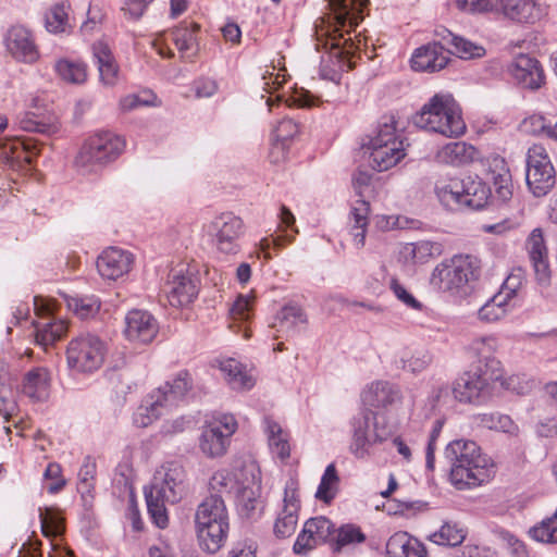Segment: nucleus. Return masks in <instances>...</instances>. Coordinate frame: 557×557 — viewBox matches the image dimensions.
Instances as JSON below:
<instances>
[{
	"mask_svg": "<svg viewBox=\"0 0 557 557\" xmlns=\"http://www.w3.org/2000/svg\"><path fill=\"white\" fill-rule=\"evenodd\" d=\"M368 0H330L331 14L327 23L321 20L315 25L317 48L327 51V59H322L321 74L324 78L338 82L341 74L356 66L360 58V34L354 40L349 35L362 21V12Z\"/></svg>",
	"mask_w": 557,
	"mask_h": 557,
	"instance_id": "obj_1",
	"label": "nucleus"
},
{
	"mask_svg": "<svg viewBox=\"0 0 557 557\" xmlns=\"http://www.w3.org/2000/svg\"><path fill=\"white\" fill-rule=\"evenodd\" d=\"M445 457L450 463V482L458 490L480 486L495 474V463L473 441L450 442Z\"/></svg>",
	"mask_w": 557,
	"mask_h": 557,
	"instance_id": "obj_2",
	"label": "nucleus"
},
{
	"mask_svg": "<svg viewBox=\"0 0 557 557\" xmlns=\"http://www.w3.org/2000/svg\"><path fill=\"white\" fill-rule=\"evenodd\" d=\"M185 492L186 472L178 461L165 462L156 471L149 490H145V497L148 512L157 527L166 528L165 504L178 503Z\"/></svg>",
	"mask_w": 557,
	"mask_h": 557,
	"instance_id": "obj_3",
	"label": "nucleus"
},
{
	"mask_svg": "<svg viewBox=\"0 0 557 557\" xmlns=\"http://www.w3.org/2000/svg\"><path fill=\"white\" fill-rule=\"evenodd\" d=\"M413 124L446 137H458L466 131L459 106L451 95H434L413 115Z\"/></svg>",
	"mask_w": 557,
	"mask_h": 557,
	"instance_id": "obj_4",
	"label": "nucleus"
},
{
	"mask_svg": "<svg viewBox=\"0 0 557 557\" xmlns=\"http://www.w3.org/2000/svg\"><path fill=\"white\" fill-rule=\"evenodd\" d=\"M481 274L480 260L471 255H455L444 259L432 271L430 284L437 290L454 296L467 294L468 286Z\"/></svg>",
	"mask_w": 557,
	"mask_h": 557,
	"instance_id": "obj_5",
	"label": "nucleus"
},
{
	"mask_svg": "<svg viewBox=\"0 0 557 557\" xmlns=\"http://www.w3.org/2000/svg\"><path fill=\"white\" fill-rule=\"evenodd\" d=\"M191 388V377L188 372L181 371L172 382L152 391L134 413V423L146 428L161 416L176 407Z\"/></svg>",
	"mask_w": 557,
	"mask_h": 557,
	"instance_id": "obj_6",
	"label": "nucleus"
},
{
	"mask_svg": "<svg viewBox=\"0 0 557 557\" xmlns=\"http://www.w3.org/2000/svg\"><path fill=\"white\" fill-rule=\"evenodd\" d=\"M393 115L383 116L377 131L369 141L371 165L379 172L395 166L406 156L403 135L397 131Z\"/></svg>",
	"mask_w": 557,
	"mask_h": 557,
	"instance_id": "obj_7",
	"label": "nucleus"
},
{
	"mask_svg": "<svg viewBox=\"0 0 557 557\" xmlns=\"http://www.w3.org/2000/svg\"><path fill=\"white\" fill-rule=\"evenodd\" d=\"M125 148V140L113 133L103 132L89 137L75 158V166L83 174L97 173L115 161Z\"/></svg>",
	"mask_w": 557,
	"mask_h": 557,
	"instance_id": "obj_8",
	"label": "nucleus"
},
{
	"mask_svg": "<svg viewBox=\"0 0 557 557\" xmlns=\"http://www.w3.org/2000/svg\"><path fill=\"white\" fill-rule=\"evenodd\" d=\"M107 344L97 334L79 333L66 347V362L70 369L91 373L101 368L107 355Z\"/></svg>",
	"mask_w": 557,
	"mask_h": 557,
	"instance_id": "obj_9",
	"label": "nucleus"
},
{
	"mask_svg": "<svg viewBox=\"0 0 557 557\" xmlns=\"http://www.w3.org/2000/svg\"><path fill=\"white\" fill-rule=\"evenodd\" d=\"M352 440L350 443V451L357 458H364L369 455V448L382 443L391 435V430L386 425L384 419L380 421V417L371 409H362L352 422Z\"/></svg>",
	"mask_w": 557,
	"mask_h": 557,
	"instance_id": "obj_10",
	"label": "nucleus"
},
{
	"mask_svg": "<svg viewBox=\"0 0 557 557\" xmlns=\"http://www.w3.org/2000/svg\"><path fill=\"white\" fill-rule=\"evenodd\" d=\"M525 181L535 197L547 195L556 184L555 169L541 144H534L528 149Z\"/></svg>",
	"mask_w": 557,
	"mask_h": 557,
	"instance_id": "obj_11",
	"label": "nucleus"
},
{
	"mask_svg": "<svg viewBox=\"0 0 557 557\" xmlns=\"http://www.w3.org/2000/svg\"><path fill=\"white\" fill-rule=\"evenodd\" d=\"M500 379L499 375L482 370V366L471 367L456 379L451 392L459 403L481 404L488 396L491 384Z\"/></svg>",
	"mask_w": 557,
	"mask_h": 557,
	"instance_id": "obj_12",
	"label": "nucleus"
},
{
	"mask_svg": "<svg viewBox=\"0 0 557 557\" xmlns=\"http://www.w3.org/2000/svg\"><path fill=\"white\" fill-rule=\"evenodd\" d=\"M245 230L243 219L230 211L215 215L207 225V232L213 237L216 249L225 255L240 251L239 240Z\"/></svg>",
	"mask_w": 557,
	"mask_h": 557,
	"instance_id": "obj_13",
	"label": "nucleus"
},
{
	"mask_svg": "<svg viewBox=\"0 0 557 557\" xmlns=\"http://www.w3.org/2000/svg\"><path fill=\"white\" fill-rule=\"evenodd\" d=\"M371 181L372 175L367 171H358L352 176V188L358 199L351 208L354 224L350 228V235L357 248H361L364 245L370 212V202L367 198L372 191Z\"/></svg>",
	"mask_w": 557,
	"mask_h": 557,
	"instance_id": "obj_14",
	"label": "nucleus"
},
{
	"mask_svg": "<svg viewBox=\"0 0 557 557\" xmlns=\"http://www.w3.org/2000/svg\"><path fill=\"white\" fill-rule=\"evenodd\" d=\"M39 152L33 138H7L0 140V163L14 172L26 173L30 170L33 158Z\"/></svg>",
	"mask_w": 557,
	"mask_h": 557,
	"instance_id": "obj_15",
	"label": "nucleus"
},
{
	"mask_svg": "<svg viewBox=\"0 0 557 557\" xmlns=\"http://www.w3.org/2000/svg\"><path fill=\"white\" fill-rule=\"evenodd\" d=\"M236 420L232 414H222L209 422L201 433L200 449L209 457H219L226 451L230 437L236 431Z\"/></svg>",
	"mask_w": 557,
	"mask_h": 557,
	"instance_id": "obj_16",
	"label": "nucleus"
},
{
	"mask_svg": "<svg viewBox=\"0 0 557 557\" xmlns=\"http://www.w3.org/2000/svg\"><path fill=\"white\" fill-rule=\"evenodd\" d=\"M335 533L334 523L326 517L310 518L298 534L293 552L296 555L306 556L318 546L332 540Z\"/></svg>",
	"mask_w": 557,
	"mask_h": 557,
	"instance_id": "obj_17",
	"label": "nucleus"
},
{
	"mask_svg": "<svg viewBox=\"0 0 557 557\" xmlns=\"http://www.w3.org/2000/svg\"><path fill=\"white\" fill-rule=\"evenodd\" d=\"M495 12L513 23L534 25L548 14V7L539 0H496Z\"/></svg>",
	"mask_w": 557,
	"mask_h": 557,
	"instance_id": "obj_18",
	"label": "nucleus"
},
{
	"mask_svg": "<svg viewBox=\"0 0 557 557\" xmlns=\"http://www.w3.org/2000/svg\"><path fill=\"white\" fill-rule=\"evenodd\" d=\"M4 45L8 52L20 62L34 63L39 58L34 37L24 26H12L4 36Z\"/></svg>",
	"mask_w": 557,
	"mask_h": 557,
	"instance_id": "obj_19",
	"label": "nucleus"
},
{
	"mask_svg": "<svg viewBox=\"0 0 557 557\" xmlns=\"http://www.w3.org/2000/svg\"><path fill=\"white\" fill-rule=\"evenodd\" d=\"M525 250L537 283L542 286H547L550 282V267L548 249L541 228H534L528 236Z\"/></svg>",
	"mask_w": 557,
	"mask_h": 557,
	"instance_id": "obj_20",
	"label": "nucleus"
},
{
	"mask_svg": "<svg viewBox=\"0 0 557 557\" xmlns=\"http://www.w3.org/2000/svg\"><path fill=\"white\" fill-rule=\"evenodd\" d=\"M159 324L146 310L133 309L125 315L124 334L131 342L148 344L157 336Z\"/></svg>",
	"mask_w": 557,
	"mask_h": 557,
	"instance_id": "obj_21",
	"label": "nucleus"
},
{
	"mask_svg": "<svg viewBox=\"0 0 557 557\" xmlns=\"http://www.w3.org/2000/svg\"><path fill=\"white\" fill-rule=\"evenodd\" d=\"M164 292L173 307H182L190 304L198 294L196 280L183 269H174L169 274Z\"/></svg>",
	"mask_w": 557,
	"mask_h": 557,
	"instance_id": "obj_22",
	"label": "nucleus"
},
{
	"mask_svg": "<svg viewBox=\"0 0 557 557\" xmlns=\"http://www.w3.org/2000/svg\"><path fill=\"white\" fill-rule=\"evenodd\" d=\"M240 476L244 478V481H240L234 493V497L239 511L244 516L250 517L259 504L261 480L259 478V471L253 467L243 469Z\"/></svg>",
	"mask_w": 557,
	"mask_h": 557,
	"instance_id": "obj_23",
	"label": "nucleus"
},
{
	"mask_svg": "<svg viewBox=\"0 0 557 557\" xmlns=\"http://www.w3.org/2000/svg\"><path fill=\"white\" fill-rule=\"evenodd\" d=\"M498 346V338L493 334L474 337L467 347V350L476 358L472 367L482 366V370L502 376V363L494 357Z\"/></svg>",
	"mask_w": 557,
	"mask_h": 557,
	"instance_id": "obj_24",
	"label": "nucleus"
},
{
	"mask_svg": "<svg viewBox=\"0 0 557 557\" xmlns=\"http://www.w3.org/2000/svg\"><path fill=\"white\" fill-rule=\"evenodd\" d=\"M134 263L133 255L117 247H109L97 260L99 274L108 280H116L128 273Z\"/></svg>",
	"mask_w": 557,
	"mask_h": 557,
	"instance_id": "obj_25",
	"label": "nucleus"
},
{
	"mask_svg": "<svg viewBox=\"0 0 557 557\" xmlns=\"http://www.w3.org/2000/svg\"><path fill=\"white\" fill-rule=\"evenodd\" d=\"M449 61L448 51L440 42H431L418 48L411 58V67L421 72H437Z\"/></svg>",
	"mask_w": 557,
	"mask_h": 557,
	"instance_id": "obj_26",
	"label": "nucleus"
},
{
	"mask_svg": "<svg viewBox=\"0 0 557 557\" xmlns=\"http://www.w3.org/2000/svg\"><path fill=\"white\" fill-rule=\"evenodd\" d=\"M510 71L523 88L537 89L544 83L545 76L540 62L528 54L516 57Z\"/></svg>",
	"mask_w": 557,
	"mask_h": 557,
	"instance_id": "obj_27",
	"label": "nucleus"
},
{
	"mask_svg": "<svg viewBox=\"0 0 557 557\" xmlns=\"http://www.w3.org/2000/svg\"><path fill=\"white\" fill-rule=\"evenodd\" d=\"M284 507L274 523V534L278 539L289 537L296 530L300 502L296 490L285 488Z\"/></svg>",
	"mask_w": 557,
	"mask_h": 557,
	"instance_id": "obj_28",
	"label": "nucleus"
},
{
	"mask_svg": "<svg viewBox=\"0 0 557 557\" xmlns=\"http://www.w3.org/2000/svg\"><path fill=\"white\" fill-rule=\"evenodd\" d=\"M92 55L99 71L100 82L106 86H114L119 79V65L109 46L103 41L95 42Z\"/></svg>",
	"mask_w": 557,
	"mask_h": 557,
	"instance_id": "obj_29",
	"label": "nucleus"
},
{
	"mask_svg": "<svg viewBox=\"0 0 557 557\" xmlns=\"http://www.w3.org/2000/svg\"><path fill=\"white\" fill-rule=\"evenodd\" d=\"M400 387L387 381L373 382L364 394V400L377 408H388L401 403Z\"/></svg>",
	"mask_w": 557,
	"mask_h": 557,
	"instance_id": "obj_30",
	"label": "nucleus"
},
{
	"mask_svg": "<svg viewBox=\"0 0 557 557\" xmlns=\"http://www.w3.org/2000/svg\"><path fill=\"white\" fill-rule=\"evenodd\" d=\"M195 522L196 525L228 522L224 499L220 495L214 494L207 497L197 508Z\"/></svg>",
	"mask_w": 557,
	"mask_h": 557,
	"instance_id": "obj_31",
	"label": "nucleus"
},
{
	"mask_svg": "<svg viewBox=\"0 0 557 557\" xmlns=\"http://www.w3.org/2000/svg\"><path fill=\"white\" fill-rule=\"evenodd\" d=\"M220 370L231 388L236 391L250 389L255 385V379L246 367L234 358L220 361Z\"/></svg>",
	"mask_w": 557,
	"mask_h": 557,
	"instance_id": "obj_32",
	"label": "nucleus"
},
{
	"mask_svg": "<svg viewBox=\"0 0 557 557\" xmlns=\"http://www.w3.org/2000/svg\"><path fill=\"white\" fill-rule=\"evenodd\" d=\"M491 180L495 189V196L502 202H507L512 197V180L505 159L494 158L491 165Z\"/></svg>",
	"mask_w": 557,
	"mask_h": 557,
	"instance_id": "obj_33",
	"label": "nucleus"
},
{
	"mask_svg": "<svg viewBox=\"0 0 557 557\" xmlns=\"http://www.w3.org/2000/svg\"><path fill=\"white\" fill-rule=\"evenodd\" d=\"M435 193L441 203L448 210L467 209L463 200L465 186L462 180L451 178L448 182L436 183Z\"/></svg>",
	"mask_w": 557,
	"mask_h": 557,
	"instance_id": "obj_34",
	"label": "nucleus"
},
{
	"mask_svg": "<svg viewBox=\"0 0 557 557\" xmlns=\"http://www.w3.org/2000/svg\"><path fill=\"white\" fill-rule=\"evenodd\" d=\"M476 149L463 141H453L442 147L437 153L436 159L441 163L461 165L474 160Z\"/></svg>",
	"mask_w": 557,
	"mask_h": 557,
	"instance_id": "obj_35",
	"label": "nucleus"
},
{
	"mask_svg": "<svg viewBox=\"0 0 557 557\" xmlns=\"http://www.w3.org/2000/svg\"><path fill=\"white\" fill-rule=\"evenodd\" d=\"M200 546L208 553H216L225 543L228 533V522L219 524L196 525Z\"/></svg>",
	"mask_w": 557,
	"mask_h": 557,
	"instance_id": "obj_36",
	"label": "nucleus"
},
{
	"mask_svg": "<svg viewBox=\"0 0 557 557\" xmlns=\"http://www.w3.org/2000/svg\"><path fill=\"white\" fill-rule=\"evenodd\" d=\"M49 380L47 369H32L24 376L22 392L34 400H44L48 397Z\"/></svg>",
	"mask_w": 557,
	"mask_h": 557,
	"instance_id": "obj_37",
	"label": "nucleus"
},
{
	"mask_svg": "<svg viewBox=\"0 0 557 557\" xmlns=\"http://www.w3.org/2000/svg\"><path fill=\"white\" fill-rule=\"evenodd\" d=\"M399 253L405 262L422 264L428 262L430 258L440 256L442 253V246L429 240H419L405 244Z\"/></svg>",
	"mask_w": 557,
	"mask_h": 557,
	"instance_id": "obj_38",
	"label": "nucleus"
},
{
	"mask_svg": "<svg viewBox=\"0 0 557 557\" xmlns=\"http://www.w3.org/2000/svg\"><path fill=\"white\" fill-rule=\"evenodd\" d=\"M263 423L272 454L282 460L287 459L290 455L288 432L271 418H265Z\"/></svg>",
	"mask_w": 557,
	"mask_h": 557,
	"instance_id": "obj_39",
	"label": "nucleus"
},
{
	"mask_svg": "<svg viewBox=\"0 0 557 557\" xmlns=\"http://www.w3.org/2000/svg\"><path fill=\"white\" fill-rule=\"evenodd\" d=\"M20 128L51 136L59 132L60 123L55 116H39L34 112H26L18 117Z\"/></svg>",
	"mask_w": 557,
	"mask_h": 557,
	"instance_id": "obj_40",
	"label": "nucleus"
},
{
	"mask_svg": "<svg viewBox=\"0 0 557 557\" xmlns=\"http://www.w3.org/2000/svg\"><path fill=\"white\" fill-rule=\"evenodd\" d=\"M512 308L506 298L495 294L478 310V319L483 323H495L504 319Z\"/></svg>",
	"mask_w": 557,
	"mask_h": 557,
	"instance_id": "obj_41",
	"label": "nucleus"
},
{
	"mask_svg": "<svg viewBox=\"0 0 557 557\" xmlns=\"http://www.w3.org/2000/svg\"><path fill=\"white\" fill-rule=\"evenodd\" d=\"M431 360L432 358L426 351L403 348L397 352L395 364L397 369L418 373L425 370Z\"/></svg>",
	"mask_w": 557,
	"mask_h": 557,
	"instance_id": "obj_42",
	"label": "nucleus"
},
{
	"mask_svg": "<svg viewBox=\"0 0 557 557\" xmlns=\"http://www.w3.org/2000/svg\"><path fill=\"white\" fill-rule=\"evenodd\" d=\"M465 186L463 200L467 209H482L491 196V189L481 181L467 177L462 180Z\"/></svg>",
	"mask_w": 557,
	"mask_h": 557,
	"instance_id": "obj_43",
	"label": "nucleus"
},
{
	"mask_svg": "<svg viewBox=\"0 0 557 557\" xmlns=\"http://www.w3.org/2000/svg\"><path fill=\"white\" fill-rule=\"evenodd\" d=\"M307 315L300 307L288 305L277 312L274 326L282 332H295L299 326L307 324Z\"/></svg>",
	"mask_w": 557,
	"mask_h": 557,
	"instance_id": "obj_44",
	"label": "nucleus"
},
{
	"mask_svg": "<svg viewBox=\"0 0 557 557\" xmlns=\"http://www.w3.org/2000/svg\"><path fill=\"white\" fill-rule=\"evenodd\" d=\"M67 332V324L63 320H49L36 326V343L45 348L53 345Z\"/></svg>",
	"mask_w": 557,
	"mask_h": 557,
	"instance_id": "obj_45",
	"label": "nucleus"
},
{
	"mask_svg": "<svg viewBox=\"0 0 557 557\" xmlns=\"http://www.w3.org/2000/svg\"><path fill=\"white\" fill-rule=\"evenodd\" d=\"M444 39L451 46V50L448 51V54L454 53L460 59L470 60L482 58L486 53L484 47L463 37L456 36L450 32H447V36L444 37Z\"/></svg>",
	"mask_w": 557,
	"mask_h": 557,
	"instance_id": "obj_46",
	"label": "nucleus"
},
{
	"mask_svg": "<svg viewBox=\"0 0 557 557\" xmlns=\"http://www.w3.org/2000/svg\"><path fill=\"white\" fill-rule=\"evenodd\" d=\"M70 4L55 3L45 14V27L49 33H65L71 26L69 23Z\"/></svg>",
	"mask_w": 557,
	"mask_h": 557,
	"instance_id": "obj_47",
	"label": "nucleus"
},
{
	"mask_svg": "<svg viewBox=\"0 0 557 557\" xmlns=\"http://www.w3.org/2000/svg\"><path fill=\"white\" fill-rule=\"evenodd\" d=\"M338 487L339 476L336 467L334 463H330L321 478L315 498L325 504H330L335 498Z\"/></svg>",
	"mask_w": 557,
	"mask_h": 557,
	"instance_id": "obj_48",
	"label": "nucleus"
},
{
	"mask_svg": "<svg viewBox=\"0 0 557 557\" xmlns=\"http://www.w3.org/2000/svg\"><path fill=\"white\" fill-rule=\"evenodd\" d=\"M191 25L193 29L178 27L171 34L172 41L184 59H190L196 50V32L199 29V25L196 23Z\"/></svg>",
	"mask_w": 557,
	"mask_h": 557,
	"instance_id": "obj_49",
	"label": "nucleus"
},
{
	"mask_svg": "<svg viewBox=\"0 0 557 557\" xmlns=\"http://www.w3.org/2000/svg\"><path fill=\"white\" fill-rule=\"evenodd\" d=\"M239 483L237 475L227 470H220L212 475L209 484L212 494L223 498V495H233Z\"/></svg>",
	"mask_w": 557,
	"mask_h": 557,
	"instance_id": "obj_50",
	"label": "nucleus"
},
{
	"mask_svg": "<svg viewBox=\"0 0 557 557\" xmlns=\"http://www.w3.org/2000/svg\"><path fill=\"white\" fill-rule=\"evenodd\" d=\"M41 531L46 537H57L64 532V519L54 508L39 509Z\"/></svg>",
	"mask_w": 557,
	"mask_h": 557,
	"instance_id": "obj_51",
	"label": "nucleus"
},
{
	"mask_svg": "<svg viewBox=\"0 0 557 557\" xmlns=\"http://www.w3.org/2000/svg\"><path fill=\"white\" fill-rule=\"evenodd\" d=\"M67 308L81 319H88L96 315L100 309V300L95 296L67 297Z\"/></svg>",
	"mask_w": 557,
	"mask_h": 557,
	"instance_id": "obj_52",
	"label": "nucleus"
},
{
	"mask_svg": "<svg viewBox=\"0 0 557 557\" xmlns=\"http://www.w3.org/2000/svg\"><path fill=\"white\" fill-rule=\"evenodd\" d=\"M55 70L63 81L72 84H82L87 78V66L82 62L60 60L55 64Z\"/></svg>",
	"mask_w": 557,
	"mask_h": 557,
	"instance_id": "obj_53",
	"label": "nucleus"
},
{
	"mask_svg": "<svg viewBox=\"0 0 557 557\" xmlns=\"http://www.w3.org/2000/svg\"><path fill=\"white\" fill-rule=\"evenodd\" d=\"M531 536L542 543L557 544V509L530 530Z\"/></svg>",
	"mask_w": 557,
	"mask_h": 557,
	"instance_id": "obj_54",
	"label": "nucleus"
},
{
	"mask_svg": "<svg viewBox=\"0 0 557 557\" xmlns=\"http://www.w3.org/2000/svg\"><path fill=\"white\" fill-rule=\"evenodd\" d=\"M430 540L437 545L454 547L462 543L465 534L456 525L444 523L437 532L430 536Z\"/></svg>",
	"mask_w": 557,
	"mask_h": 557,
	"instance_id": "obj_55",
	"label": "nucleus"
},
{
	"mask_svg": "<svg viewBox=\"0 0 557 557\" xmlns=\"http://www.w3.org/2000/svg\"><path fill=\"white\" fill-rule=\"evenodd\" d=\"M366 541V535L361 529L355 524H345L337 531L334 543V550L339 552L344 546Z\"/></svg>",
	"mask_w": 557,
	"mask_h": 557,
	"instance_id": "obj_56",
	"label": "nucleus"
},
{
	"mask_svg": "<svg viewBox=\"0 0 557 557\" xmlns=\"http://www.w3.org/2000/svg\"><path fill=\"white\" fill-rule=\"evenodd\" d=\"M7 372L4 366H0V416L5 421L14 413L16 404L12 397L9 386L5 384Z\"/></svg>",
	"mask_w": 557,
	"mask_h": 557,
	"instance_id": "obj_57",
	"label": "nucleus"
},
{
	"mask_svg": "<svg viewBox=\"0 0 557 557\" xmlns=\"http://www.w3.org/2000/svg\"><path fill=\"white\" fill-rule=\"evenodd\" d=\"M412 540L406 532H398L392 535L386 543V553L391 557H407L411 548Z\"/></svg>",
	"mask_w": 557,
	"mask_h": 557,
	"instance_id": "obj_58",
	"label": "nucleus"
},
{
	"mask_svg": "<svg viewBox=\"0 0 557 557\" xmlns=\"http://www.w3.org/2000/svg\"><path fill=\"white\" fill-rule=\"evenodd\" d=\"M96 465L87 457L78 472L77 490L82 495L90 494L94 490Z\"/></svg>",
	"mask_w": 557,
	"mask_h": 557,
	"instance_id": "obj_59",
	"label": "nucleus"
},
{
	"mask_svg": "<svg viewBox=\"0 0 557 557\" xmlns=\"http://www.w3.org/2000/svg\"><path fill=\"white\" fill-rule=\"evenodd\" d=\"M459 10L467 13H488L496 11V0H456Z\"/></svg>",
	"mask_w": 557,
	"mask_h": 557,
	"instance_id": "obj_60",
	"label": "nucleus"
},
{
	"mask_svg": "<svg viewBox=\"0 0 557 557\" xmlns=\"http://www.w3.org/2000/svg\"><path fill=\"white\" fill-rule=\"evenodd\" d=\"M253 299L249 296L239 295L230 309L231 318L234 321H247L251 315Z\"/></svg>",
	"mask_w": 557,
	"mask_h": 557,
	"instance_id": "obj_61",
	"label": "nucleus"
},
{
	"mask_svg": "<svg viewBox=\"0 0 557 557\" xmlns=\"http://www.w3.org/2000/svg\"><path fill=\"white\" fill-rule=\"evenodd\" d=\"M483 425L488 429L497 430L502 432H511L513 429V421L507 414L491 413L484 414L481 419Z\"/></svg>",
	"mask_w": 557,
	"mask_h": 557,
	"instance_id": "obj_62",
	"label": "nucleus"
},
{
	"mask_svg": "<svg viewBox=\"0 0 557 557\" xmlns=\"http://www.w3.org/2000/svg\"><path fill=\"white\" fill-rule=\"evenodd\" d=\"M44 478L46 480H53L51 484L48 486V492L50 494L59 493L66 484L65 480L62 478V468L57 462H50L45 472Z\"/></svg>",
	"mask_w": 557,
	"mask_h": 557,
	"instance_id": "obj_63",
	"label": "nucleus"
},
{
	"mask_svg": "<svg viewBox=\"0 0 557 557\" xmlns=\"http://www.w3.org/2000/svg\"><path fill=\"white\" fill-rule=\"evenodd\" d=\"M522 286V277L520 274H510L507 276L505 282L503 283L498 295H502L506 300H508L510 304L512 299H515L518 295V292L520 290Z\"/></svg>",
	"mask_w": 557,
	"mask_h": 557,
	"instance_id": "obj_64",
	"label": "nucleus"
}]
</instances>
